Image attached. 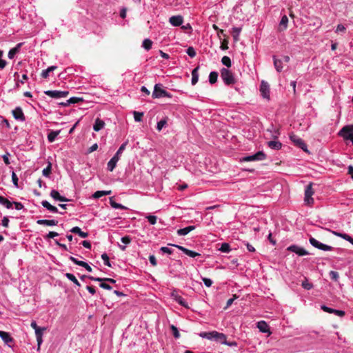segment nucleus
Wrapping results in <instances>:
<instances>
[{
    "label": "nucleus",
    "instance_id": "42",
    "mask_svg": "<svg viewBox=\"0 0 353 353\" xmlns=\"http://www.w3.org/2000/svg\"><path fill=\"white\" fill-rule=\"evenodd\" d=\"M90 279L93 280V281H108V282H110V283H116V281L114 280L113 279H110V278H103V279H101V278H95V277H90Z\"/></svg>",
    "mask_w": 353,
    "mask_h": 353
},
{
    "label": "nucleus",
    "instance_id": "2",
    "mask_svg": "<svg viewBox=\"0 0 353 353\" xmlns=\"http://www.w3.org/2000/svg\"><path fill=\"white\" fill-rule=\"evenodd\" d=\"M338 135L345 141H350L353 145V124L343 127L338 132Z\"/></svg>",
    "mask_w": 353,
    "mask_h": 353
},
{
    "label": "nucleus",
    "instance_id": "44",
    "mask_svg": "<svg viewBox=\"0 0 353 353\" xmlns=\"http://www.w3.org/2000/svg\"><path fill=\"white\" fill-rule=\"evenodd\" d=\"M222 63L228 68L231 66V59L228 56H224L221 59Z\"/></svg>",
    "mask_w": 353,
    "mask_h": 353
},
{
    "label": "nucleus",
    "instance_id": "13",
    "mask_svg": "<svg viewBox=\"0 0 353 353\" xmlns=\"http://www.w3.org/2000/svg\"><path fill=\"white\" fill-rule=\"evenodd\" d=\"M12 115L14 118L17 121L23 122L26 120L25 115L21 108L20 107H17L12 110Z\"/></svg>",
    "mask_w": 353,
    "mask_h": 353
},
{
    "label": "nucleus",
    "instance_id": "54",
    "mask_svg": "<svg viewBox=\"0 0 353 353\" xmlns=\"http://www.w3.org/2000/svg\"><path fill=\"white\" fill-rule=\"evenodd\" d=\"M341 238L343 239L350 242L352 245H353V238L351 237L350 235H348L345 233H343Z\"/></svg>",
    "mask_w": 353,
    "mask_h": 353
},
{
    "label": "nucleus",
    "instance_id": "28",
    "mask_svg": "<svg viewBox=\"0 0 353 353\" xmlns=\"http://www.w3.org/2000/svg\"><path fill=\"white\" fill-rule=\"evenodd\" d=\"M0 204L5 206L7 209H11L12 208L13 202L10 201L3 196H0Z\"/></svg>",
    "mask_w": 353,
    "mask_h": 353
},
{
    "label": "nucleus",
    "instance_id": "51",
    "mask_svg": "<svg viewBox=\"0 0 353 353\" xmlns=\"http://www.w3.org/2000/svg\"><path fill=\"white\" fill-rule=\"evenodd\" d=\"M186 53L191 58H193L196 56V51L193 47H189L186 50Z\"/></svg>",
    "mask_w": 353,
    "mask_h": 353
},
{
    "label": "nucleus",
    "instance_id": "37",
    "mask_svg": "<svg viewBox=\"0 0 353 353\" xmlns=\"http://www.w3.org/2000/svg\"><path fill=\"white\" fill-rule=\"evenodd\" d=\"M52 172V163L48 162V165L42 171V174L46 177H49Z\"/></svg>",
    "mask_w": 353,
    "mask_h": 353
},
{
    "label": "nucleus",
    "instance_id": "33",
    "mask_svg": "<svg viewBox=\"0 0 353 353\" xmlns=\"http://www.w3.org/2000/svg\"><path fill=\"white\" fill-rule=\"evenodd\" d=\"M60 130L53 131L49 132L48 134V140L50 143H52L55 141L57 136L59 134Z\"/></svg>",
    "mask_w": 353,
    "mask_h": 353
},
{
    "label": "nucleus",
    "instance_id": "39",
    "mask_svg": "<svg viewBox=\"0 0 353 353\" xmlns=\"http://www.w3.org/2000/svg\"><path fill=\"white\" fill-rule=\"evenodd\" d=\"M219 250L224 253H229L231 251L230 246L228 243H222Z\"/></svg>",
    "mask_w": 353,
    "mask_h": 353
},
{
    "label": "nucleus",
    "instance_id": "49",
    "mask_svg": "<svg viewBox=\"0 0 353 353\" xmlns=\"http://www.w3.org/2000/svg\"><path fill=\"white\" fill-rule=\"evenodd\" d=\"M101 259H103V263L104 264L106 265V266H108V267H111V263L109 261V257L108 256L107 254L105 253H103L102 255H101Z\"/></svg>",
    "mask_w": 353,
    "mask_h": 353
},
{
    "label": "nucleus",
    "instance_id": "55",
    "mask_svg": "<svg viewBox=\"0 0 353 353\" xmlns=\"http://www.w3.org/2000/svg\"><path fill=\"white\" fill-rule=\"evenodd\" d=\"M330 278L334 281H337L339 277V273L336 271H330Z\"/></svg>",
    "mask_w": 353,
    "mask_h": 353
},
{
    "label": "nucleus",
    "instance_id": "58",
    "mask_svg": "<svg viewBox=\"0 0 353 353\" xmlns=\"http://www.w3.org/2000/svg\"><path fill=\"white\" fill-rule=\"evenodd\" d=\"M203 282L206 287H210L212 285V281L208 278H203Z\"/></svg>",
    "mask_w": 353,
    "mask_h": 353
},
{
    "label": "nucleus",
    "instance_id": "59",
    "mask_svg": "<svg viewBox=\"0 0 353 353\" xmlns=\"http://www.w3.org/2000/svg\"><path fill=\"white\" fill-rule=\"evenodd\" d=\"M160 250L163 253L168 254H171L173 252V250L168 247H161Z\"/></svg>",
    "mask_w": 353,
    "mask_h": 353
},
{
    "label": "nucleus",
    "instance_id": "25",
    "mask_svg": "<svg viewBox=\"0 0 353 353\" xmlns=\"http://www.w3.org/2000/svg\"><path fill=\"white\" fill-rule=\"evenodd\" d=\"M22 45H23L22 43H19L14 48L10 49L8 54V58L10 59H13L14 57L15 54L19 51Z\"/></svg>",
    "mask_w": 353,
    "mask_h": 353
},
{
    "label": "nucleus",
    "instance_id": "20",
    "mask_svg": "<svg viewBox=\"0 0 353 353\" xmlns=\"http://www.w3.org/2000/svg\"><path fill=\"white\" fill-rule=\"evenodd\" d=\"M105 127V122L99 118H97L93 125V130L95 132H99Z\"/></svg>",
    "mask_w": 353,
    "mask_h": 353
},
{
    "label": "nucleus",
    "instance_id": "19",
    "mask_svg": "<svg viewBox=\"0 0 353 353\" xmlns=\"http://www.w3.org/2000/svg\"><path fill=\"white\" fill-rule=\"evenodd\" d=\"M45 330H46L45 327H40L39 329H36V330H35V336H36V339H37V345H38L39 347L41 346V345L43 343L42 336H43V332Z\"/></svg>",
    "mask_w": 353,
    "mask_h": 353
},
{
    "label": "nucleus",
    "instance_id": "64",
    "mask_svg": "<svg viewBox=\"0 0 353 353\" xmlns=\"http://www.w3.org/2000/svg\"><path fill=\"white\" fill-rule=\"evenodd\" d=\"M13 205L17 210H21L23 208V205L21 203L14 201Z\"/></svg>",
    "mask_w": 353,
    "mask_h": 353
},
{
    "label": "nucleus",
    "instance_id": "10",
    "mask_svg": "<svg viewBox=\"0 0 353 353\" xmlns=\"http://www.w3.org/2000/svg\"><path fill=\"white\" fill-rule=\"evenodd\" d=\"M287 250L288 251L296 253L299 256H305L310 254V253L303 248L296 245H291L287 248Z\"/></svg>",
    "mask_w": 353,
    "mask_h": 353
},
{
    "label": "nucleus",
    "instance_id": "62",
    "mask_svg": "<svg viewBox=\"0 0 353 353\" xmlns=\"http://www.w3.org/2000/svg\"><path fill=\"white\" fill-rule=\"evenodd\" d=\"M346 30L345 27L342 25V24H339L337 26H336V33H339V32H344L345 30Z\"/></svg>",
    "mask_w": 353,
    "mask_h": 353
},
{
    "label": "nucleus",
    "instance_id": "27",
    "mask_svg": "<svg viewBox=\"0 0 353 353\" xmlns=\"http://www.w3.org/2000/svg\"><path fill=\"white\" fill-rule=\"evenodd\" d=\"M70 232L74 234H77L81 238H86L88 236V233L81 231L79 227H74L70 230Z\"/></svg>",
    "mask_w": 353,
    "mask_h": 353
},
{
    "label": "nucleus",
    "instance_id": "60",
    "mask_svg": "<svg viewBox=\"0 0 353 353\" xmlns=\"http://www.w3.org/2000/svg\"><path fill=\"white\" fill-rule=\"evenodd\" d=\"M321 308L322 310H323L324 312H327V313H330V314H332L333 313V310L334 309L332 308H330L325 305H323L321 306Z\"/></svg>",
    "mask_w": 353,
    "mask_h": 353
},
{
    "label": "nucleus",
    "instance_id": "31",
    "mask_svg": "<svg viewBox=\"0 0 353 353\" xmlns=\"http://www.w3.org/2000/svg\"><path fill=\"white\" fill-rule=\"evenodd\" d=\"M268 145L269 148L273 150H280L282 147V143L280 141H270L268 142Z\"/></svg>",
    "mask_w": 353,
    "mask_h": 353
},
{
    "label": "nucleus",
    "instance_id": "9",
    "mask_svg": "<svg viewBox=\"0 0 353 353\" xmlns=\"http://www.w3.org/2000/svg\"><path fill=\"white\" fill-rule=\"evenodd\" d=\"M260 92L263 98L270 99V85L268 82L265 81L261 82Z\"/></svg>",
    "mask_w": 353,
    "mask_h": 353
},
{
    "label": "nucleus",
    "instance_id": "12",
    "mask_svg": "<svg viewBox=\"0 0 353 353\" xmlns=\"http://www.w3.org/2000/svg\"><path fill=\"white\" fill-rule=\"evenodd\" d=\"M171 297L181 306L185 307L186 308L188 307V304L187 301L179 294L178 292L176 290H172V292H171Z\"/></svg>",
    "mask_w": 353,
    "mask_h": 353
},
{
    "label": "nucleus",
    "instance_id": "24",
    "mask_svg": "<svg viewBox=\"0 0 353 353\" xmlns=\"http://www.w3.org/2000/svg\"><path fill=\"white\" fill-rule=\"evenodd\" d=\"M288 18L286 15H283L281 17V19L279 23V30L280 32L285 30L288 27Z\"/></svg>",
    "mask_w": 353,
    "mask_h": 353
},
{
    "label": "nucleus",
    "instance_id": "32",
    "mask_svg": "<svg viewBox=\"0 0 353 353\" xmlns=\"http://www.w3.org/2000/svg\"><path fill=\"white\" fill-rule=\"evenodd\" d=\"M198 70H199V67H196L194 69H193V70L192 71V80H191V83H192V84L193 85H195L198 82V81H199V72H198Z\"/></svg>",
    "mask_w": 353,
    "mask_h": 353
},
{
    "label": "nucleus",
    "instance_id": "14",
    "mask_svg": "<svg viewBox=\"0 0 353 353\" xmlns=\"http://www.w3.org/2000/svg\"><path fill=\"white\" fill-rule=\"evenodd\" d=\"M173 245L175 246L176 248H177L179 250L182 251L186 255L189 256L190 257L194 258L196 256H199L201 255L199 252L188 250L186 248L183 247L181 245Z\"/></svg>",
    "mask_w": 353,
    "mask_h": 353
},
{
    "label": "nucleus",
    "instance_id": "16",
    "mask_svg": "<svg viewBox=\"0 0 353 353\" xmlns=\"http://www.w3.org/2000/svg\"><path fill=\"white\" fill-rule=\"evenodd\" d=\"M0 337L6 345H8L9 347H11V343L13 342V339L10 336L8 332L0 330Z\"/></svg>",
    "mask_w": 353,
    "mask_h": 353
},
{
    "label": "nucleus",
    "instance_id": "48",
    "mask_svg": "<svg viewBox=\"0 0 353 353\" xmlns=\"http://www.w3.org/2000/svg\"><path fill=\"white\" fill-rule=\"evenodd\" d=\"M3 52L0 50V70H3L7 65V61L2 59Z\"/></svg>",
    "mask_w": 353,
    "mask_h": 353
},
{
    "label": "nucleus",
    "instance_id": "4",
    "mask_svg": "<svg viewBox=\"0 0 353 353\" xmlns=\"http://www.w3.org/2000/svg\"><path fill=\"white\" fill-rule=\"evenodd\" d=\"M152 97L154 99H159L161 97L171 98L172 94L163 89L161 84H156L152 92Z\"/></svg>",
    "mask_w": 353,
    "mask_h": 353
},
{
    "label": "nucleus",
    "instance_id": "35",
    "mask_svg": "<svg viewBox=\"0 0 353 353\" xmlns=\"http://www.w3.org/2000/svg\"><path fill=\"white\" fill-rule=\"evenodd\" d=\"M57 67L55 65H52L48 67L47 69L43 70L41 72V77L44 79H46L49 77V73L52 71H54Z\"/></svg>",
    "mask_w": 353,
    "mask_h": 353
},
{
    "label": "nucleus",
    "instance_id": "34",
    "mask_svg": "<svg viewBox=\"0 0 353 353\" xmlns=\"http://www.w3.org/2000/svg\"><path fill=\"white\" fill-rule=\"evenodd\" d=\"M110 204L111 207L114 209H121V210L127 209V208L125 207L124 205L115 202L113 197H110Z\"/></svg>",
    "mask_w": 353,
    "mask_h": 353
},
{
    "label": "nucleus",
    "instance_id": "7",
    "mask_svg": "<svg viewBox=\"0 0 353 353\" xmlns=\"http://www.w3.org/2000/svg\"><path fill=\"white\" fill-rule=\"evenodd\" d=\"M309 242L312 246L321 250L331 251L333 250V248L332 246L324 244L313 237L310 238Z\"/></svg>",
    "mask_w": 353,
    "mask_h": 353
},
{
    "label": "nucleus",
    "instance_id": "15",
    "mask_svg": "<svg viewBox=\"0 0 353 353\" xmlns=\"http://www.w3.org/2000/svg\"><path fill=\"white\" fill-rule=\"evenodd\" d=\"M170 23L173 26H179L183 22V18L181 15L172 16L169 19Z\"/></svg>",
    "mask_w": 353,
    "mask_h": 353
},
{
    "label": "nucleus",
    "instance_id": "41",
    "mask_svg": "<svg viewBox=\"0 0 353 353\" xmlns=\"http://www.w3.org/2000/svg\"><path fill=\"white\" fill-rule=\"evenodd\" d=\"M152 45V42L149 39H145L143 40L142 43V47L144 48L146 50H149L151 49Z\"/></svg>",
    "mask_w": 353,
    "mask_h": 353
},
{
    "label": "nucleus",
    "instance_id": "53",
    "mask_svg": "<svg viewBox=\"0 0 353 353\" xmlns=\"http://www.w3.org/2000/svg\"><path fill=\"white\" fill-rule=\"evenodd\" d=\"M12 181L14 187L18 188V177L14 172L12 173Z\"/></svg>",
    "mask_w": 353,
    "mask_h": 353
},
{
    "label": "nucleus",
    "instance_id": "56",
    "mask_svg": "<svg viewBox=\"0 0 353 353\" xmlns=\"http://www.w3.org/2000/svg\"><path fill=\"white\" fill-rule=\"evenodd\" d=\"M121 242L125 245L131 242V239L129 236H124L121 239Z\"/></svg>",
    "mask_w": 353,
    "mask_h": 353
},
{
    "label": "nucleus",
    "instance_id": "3",
    "mask_svg": "<svg viewBox=\"0 0 353 353\" xmlns=\"http://www.w3.org/2000/svg\"><path fill=\"white\" fill-rule=\"evenodd\" d=\"M221 78L225 85H232L235 83V79L232 72L227 68L221 70Z\"/></svg>",
    "mask_w": 353,
    "mask_h": 353
},
{
    "label": "nucleus",
    "instance_id": "1",
    "mask_svg": "<svg viewBox=\"0 0 353 353\" xmlns=\"http://www.w3.org/2000/svg\"><path fill=\"white\" fill-rule=\"evenodd\" d=\"M128 142L125 141L121 144L113 157L108 161L107 168L109 171L112 172L117 166V162L119 161L123 152L125 150Z\"/></svg>",
    "mask_w": 353,
    "mask_h": 353
},
{
    "label": "nucleus",
    "instance_id": "46",
    "mask_svg": "<svg viewBox=\"0 0 353 353\" xmlns=\"http://www.w3.org/2000/svg\"><path fill=\"white\" fill-rule=\"evenodd\" d=\"M145 218L151 225H154L157 223V217L154 215H147Z\"/></svg>",
    "mask_w": 353,
    "mask_h": 353
},
{
    "label": "nucleus",
    "instance_id": "23",
    "mask_svg": "<svg viewBox=\"0 0 353 353\" xmlns=\"http://www.w3.org/2000/svg\"><path fill=\"white\" fill-rule=\"evenodd\" d=\"M37 223L39 225H48V226H54L57 225L58 223V221L54 219L52 220H48V219H39L37 221Z\"/></svg>",
    "mask_w": 353,
    "mask_h": 353
},
{
    "label": "nucleus",
    "instance_id": "11",
    "mask_svg": "<svg viewBox=\"0 0 353 353\" xmlns=\"http://www.w3.org/2000/svg\"><path fill=\"white\" fill-rule=\"evenodd\" d=\"M290 139L296 145L304 151L307 150V145L305 143L302 139L294 134L290 135Z\"/></svg>",
    "mask_w": 353,
    "mask_h": 353
},
{
    "label": "nucleus",
    "instance_id": "29",
    "mask_svg": "<svg viewBox=\"0 0 353 353\" xmlns=\"http://www.w3.org/2000/svg\"><path fill=\"white\" fill-rule=\"evenodd\" d=\"M110 190H98L92 194V197L94 199H99L103 196L110 195Z\"/></svg>",
    "mask_w": 353,
    "mask_h": 353
},
{
    "label": "nucleus",
    "instance_id": "38",
    "mask_svg": "<svg viewBox=\"0 0 353 353\" xmlns=\"http://www.w3.org/2000/svg\"><path fill=\"white\" fill-rule=\"evenodd\" d=\"M218 78V73L216 72H211L209 74V82L214 84L216 82Z\"/></svg>",
    "mask_w": 353,
    "mask_h": 353
},
{
    "label": "nucleus",
    "instance_id": "6",
    "mask_svg": "<svg viewBox=\"0 0 353 353\" xmlns=\"http://www.w3.org/2000/svg\"><path fill=\"white\" fill-rule=\"evenodd\" d=\"M266 154L263 151H259L256 154L249 156H245L242 158L243 161H258L265 159Z\"/></svg>",
    "mask_w": 353,
    "mask_h": 353
},
{
    "label": "nucleus",
    "instance_id": "52",
    "mask_svg": "<svg viewBox=\"0 0 353 353\" xmlns=\"http://www.w3.org/2000/svg\"><path fill=\"white\" fill-rule=\"evenodd\" d=\"M81 99L77 97H71L65 103H64V105H67L70 103H76L79 102Z\"/></svg>",
    "mask_w": 353,
    "mask_h": 353
},
{
    "label": "nucleus",
    "instance_id": "40",
    "mask_svg": "<svg viewBox=\"0 0 353 353\" xmlns=\"http://www.w3.org/2000/svg\"><path fill=\"white\" fill-rule=\"evenodd\" d=\"M65 276L67 279H68L70 281H72L76 285L80 286V283L75 277V276L71 273H66Z\"/></svg>",
    "mask_w": 353,
    "mask_h": 353
},
{
    "label": "nucleus",
    "instance_id": "36",
    "mask_svg": "<svg viewBox=\"0 0 353 353\" xmlns=\"http://www.w3.org/2000/svg\"><path fill=\"white\" fill-rule=\"evenodd\" d=\"M241 28H238V27H234L232 28V37L234 39V41H238L239 40V34L241 33Z\"/></svg>",
    "mask_w": 353,
    "mask_h": 353
},
{
    "label": "nucleus",
    "instance_id": "30",
    "mask_svg": "<svg viewBox=\"0 0 353 353\" xmlns=\"http://www.w3.org/2000/svg\"><path fill=\"white\" fill-rule=\"evenodd\" d=\"M214 334L216 335L217 332L216 331H212V332H200L199 334V336H201V338L207 339L209 340H212Z\"/></svg>",
    "mask_w": 353,
    "mask_h": 353
},
{
    "label": "nucleus",
    "instance_id": "61",
    "mask_svg": "<svg viewBox=\"0 0 353 353\" xmlns=\"http://www.w3.org/2000/svg\"><path fill=\"white\" fill-rule=\"evenodd\" d=\"M237 298L236 295H234L233 298L229 299L226 303V306L225 309L228 308L234 302V301Z\"/></svg>",
    "mask_w": 353,
    "mask_h": 353
},
{
    "label": "nucleus",
    "instance_id": "21",
    "mask_svg": "<svg viewBox=\"0 0 353 353\" xmlns=\"http://www.w3.org/2000/svg\"><path fill=\"white\" fill-rule=\"evenodd\" d=\"M195 228L196 227L194 225H189L188 227H185V228H181V229L177 230V234L179 236H185L188 233H190V232L194 230L195 229Z\"/></svg>",
    "mask_w": 353,
    "mask_h": 353
},
{
    "label": "nucleus",
    "instance_id": "8",
    "mask_svg": "<svg viewBox=\"0 0 353 353\" xmlns=\"http://www.w3.org/2000/svg\"><path fill=\"white\" fill-rule=\"evenodd\" d=\"M45 94L54 99H61L65 98L68 96V91H60V90H47L45 92Z\"/></svg>",
    "mask_w": 353,
    "mask_h": 353
},
{
    "label": "nucleus",
    "instance_id": "47",
    "mask_svg": "<svg viewBox=\"0 0 353 353\" xmlns=\"http://www.w3.org/2000/svg\"><path fill=\"white\" fill-rule=\"evenodd\" d=\"M69 259L71 261H72L74 264L78 265L81 266V267H83L85 265V262H84L83 261H79L77 259H76V258H74V256H72L69 257Z\"/></svg>",
    "mask_w": 353,
    "mask_h": 353
},
{
    "label": "nucleus",
    "instance_id": "17",
    "mask_svg": "<svg viewBox=\"0 0 353 353\" xmlns=\"http://www.w3.org/2000/svg\"><path fill=\"white\" fill-rule=\"evenodd\" d=\"M50 194V196L56 201H61V202H65V201H69L65 196H61L59 192L56 190H51Z\"/></svg>",
    "mask_w": 353,
    "mask_h": 353
},
{
    "label": "nucleus",
    "instance_id": "63",
    "mask_svg": "<svg viewBox=\"0 0 353 353\" xmlns=\"http://www.w3.org/2000/svg\"><path fill=\"white\" fill-rule=\"evenodd\" d=\"M332 314H334L339 316H345V312L343 310H336V309H334L333 310V313Z\"/></svg>",
    "mask_w": 353,
    "mask_h": 353
},
{
    "label": "nucleus",
    "instance_id": "26",
    "mask_svg": "<svg viewBox=\"0 0 353 353\" xmlns=\"http://www.w3.org/2000/svg\"><path fill=\"white\" fill-rule=\"evenodd\" d=\"M41 205L43 208H46L48 210H49L51 212L53 213H57L59 212L57 208L55 206L52 205L48 201H43L41 202Z\"/></svg>",
    "mask_w": 353,
    "mask_h": 353
},
{
    "label": "nucleus",
    "instance_id": "18",
    "mask_svg": "<svg viewBox=\"0 0 353 353\" xmlns=\"http://www.w3.org/2000/svg\"><path fill=\"white\" fill-rule=\"evenodd\" d=\"M256 327L259 330V331L263 333H271L270 331L269 325L264 321H259L257 323Z\"/></svg>",
    "mask_w": 353,
    "mask_h": 353
},
{
    "label": "nucleus",
    "instance_id": "50",
    "mask_svg": "<svg viewBox=\"0 0 353 353\" xmlns=\"http://www.w3.org/2000/svg\"><path fill=\"white\" fill-rule=\"evenodd\" d=\"M302 287L305 290H310L313 288V285L309 283L307 279H305L301 284Z\"/></svg>",
    "mask_w": 353,
    "mask_h": 353
},
{
    "label": "nucleus",
    "instance_id": "5",
    "mask_svg": "<svg viewBox=\"0 0 353 353\" xmlns=\"http://www.w3.org/2000/svg\"><path fill=\"white\" fill-rule=\"evenodd\" d=\"M314 192L312 189V184H308L305 189V197L304 201L308 205H312L314 203V199L312 198V195Z\"/></svg>",
    "mask_w": 353,
    "mask_h": 353
},
{
    "label": "nucleus",
    "instance_id": "22",
    "mask_svg": "<svg viewBox=\"0 0 353 353\" xmlns=\"http://www.w3.org/2000/svg\"><path fill=\"white\" fill-rule=\"evenodd\" d=\"M274 65L276 70L278 72H281L283 70V60L278 59L276 56H273Z\"/></svg>",
    "mask_w": 353,
    "mask_h": 353
},
{
    "label": "nucleus",
    "instance_id": "45",
    "mask_svg": "<svg viewBox=\"0 0 353 353\" xmlns=\"http://www.w3.org/2000/svg\"><path fill=\"white\" fill-rule=\"evenodd\" d=\"M167 121L165 119L160 120L157 125V130L160 132L166 125Z\"/></svg>",
    "mask_w": 353,
    "mask_h": 353
},
{
    "label": "nucleus",
    "instance_id": "43",
    "mask_svg": "<svg viewBox=\"0 0 353 353\" xmlns=\"http://www.w3.org/2000/svg\"><path fill=\"white\" fill-rule=\"evenodd\" d=\"M133 114H134V119L135 121L140 122L142 120V117L143 116V112L134 111L133 112Z\"/></svg>",
    "mask_w": 353,
    "mask_h": 353
},
{
    "label": "nucleus",
    "instance_id": "57",
    "mask_svg": "<svg viewBox=\"0 0 353 353\" xmlns=\"http://www.w3.org/2000/svg\"><path fill=\"white\" fill-rule=\"evenodd\" d=\"M171 329H172V332H173V335H174V336L176 339L179 338L180 334H179V330H178V329L176 328V327H175L174 325H172V326H171Z\"/></svg>",
    "mask_w": 353,
    "mask_h": 353
}]
</instances>
